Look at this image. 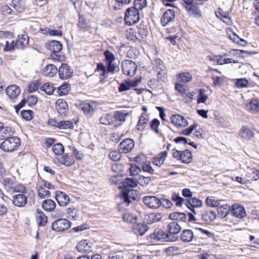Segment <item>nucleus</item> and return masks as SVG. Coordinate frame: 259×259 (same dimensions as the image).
Segmentation results:
<instances>
[{
	"label": "nucleus",
	"mask_w": 259,
	"mask_h": 259,
	"mask_svg": "<svg viewBox=\"0 0 259 259\" xmlns=\"http://www.w3.org/2000/svg\"><path fill=\"white\" fill-rule=\"evenodd\" d=\"M20 145V139L17 137L6 138L1 144L0 148L4 151L11 152L18 149Z\"/></svg>",
	"instance_id": "obj_1"
},
{
	"label": "nucleus",
	"mask_w": 259,
	"mask_h": 259,
	"mask_svg": "<svg viewBox=\"0 0 259 259\" xmlns=\"http://www.w3.org/2000/svg\"><path fill=\"white\" fill-rule=\"evenodd\" d=\"M139 20V11L135 8L130 7L126 9L124 21L126 24L132 25Z\"/></svg>",
	"instance_id": "obj_2"
},
{
	"label": "nucleus",
	"mask_w": 259,
	"mask_h": 259,
	"mask_svg": "<svg viewBox=\"0 0 259 259\" xmlns=\"http://www.w3.org/2000/svg\"><path fill=\"white\" fill-rule=\"evenodd\" d=\"M153 69L154 71L157 73L158 80L164 81L167 71L162 60L158 58L155 59Z\"/></svg>",
	"instance_id": "obj_3"
},
{
	"label": "nucleus",
	"mask_w": 259,
	"mask_h": 259,
	"mask_svg": "<svg viewBox=\"0 0 259 259\" xmlns=\"http://www.w3.org/2000/svg\"><path fill=\"white\" fill-rule=\"evenodd\" d=\"M121 69L124 74L133 76L136 74L137 66L133 61L126 60L121 63Z\"/></svg>",
	"instance_id": "obj_4"
},
{
	"label": "nucleus",
	"mask_w": 259,
	"mask_h": 259,
	"mask_svg": "<svg viewBox=\"0 0 259 259\" xmlns=\"http://www.w3.org/2000/svg\"><path fill=\"white\" fill-rule=\"evenodd\" d=\"M71 223L65 219H60L55 221L52 225V228L57 232H63L69 229Z\"/></svg>",
	"instance_id": "obj_5"
},
{
	"label": "nucleus",
	"mask_w": 259,
	"mask_h": 259,
	"mask_svg": "<svg viewBox=\"0 0 259 259\" xmlns=\"http://www.w3.org/2000/svg\"><path fill=\"white\" fill-rule=\"evenodd\" d=\"M151 239L155 241H171L172 239L170 238L168 234L165 233L162 230L157 228L155 229L153 232L150 235Z\"/></svg>",
	"instance_id": "obj_6"
},
{
	"label": "nucleus",
	"mask_w": 259,
	"mask_h": 259,
	"mask_svg": "<svg viewBox=\"0 0 259 259\" xmlns=\"http://www.w3.org/2000/svg\"><path fill=\"white\" fill-rule=\"evenodd\" d=\"M143 203L151 208H157L161 204V200L154 196H146L143 198Z\"/></svg>",
	"instance_id": "obj_7"
},
{
	"label": "nucleus",
	"mask_w": 259,
	"mask_h": 259,
	"mask_svg": "<svg viewBox=\"0 0 259 259\" xmlns=\"http://www.w3.org/2000/svg\"><path fill=\"white\" fill-rule=\"evenodd\" d=\"M135 146L134 141L131 139H125L118 145V150L124 153H127L132 151Z\"/></svg>",
	"instance_id": "obj_8"
},
{
	"label": "nucleus",
	"mask_w": 259,
	"mask_h": 259,
	"mask_svg": "<svg viewBox=\"0 0 259 259\" xmlns=\"http://www.w3.org/2000/svg\"><path fill=\"white\" fill-rule=\"evenodd\" d=\"M58 72L60 78L66 79L72 75L73 70L67 64L62 63Z\"/></svg>",
	"instance_id": "obj_9"
},
{
	"label": "nucleus",
	"mask_w": 259,
	"mask_h": 259,
	"mask_svg": "<svg viewBox=\"0 0 259 259\" xmlns=\"http://www.w3.org/2000/svg\"><path fill=\"white\" fill-rule=\"evenodd\" d=\"M92 242L88 240H83L79 241L76 246L77 250L81 253L92 251Z\"/></svg>",
	"instance_id": "obj_10"
},
{
	"label": "nucleus",
	"mask_w": 259,
	"mask_h": 259,
	"mask_svg": "<svg viewBox=\"0 0 259 259\" xmlns=\"http://www.w3.org/2000/svg\"><path fill=\"white\" fill-rule=\"evenodd\" d=\"M170 120L174 125L179 127H185L188 124L187 120L179 114L171 115Z\"/></svg>",
	"instance_id": "obj_11"
},
{
	"label": "nucleus",
	"mask_w": 259,
	"mask_h": 259,
	"mask_svg": "<svg viewBox=\"0 0 259 259\" xmlns=\"http://www.w3.org/2000/svg\"><path fill=\"white\" fill-rule=\"evenodd\" d=\"M56 108L61 116H64L68 113V105L63 99H58L56 102Z\"/></svg>",
	"instance_id": "obj_12"
},
{
	"label": "nucleus",
	"mask_w": 259,
	"mask_h": 259,
	"mask_svg": "<svg viewBox=\"0 0 259 259\" xmlns=\"http://www.w3.org/2000/svg\"><path fill=\"white\" fill-rule=\"evenodd\" d=\"M27 197L24 193L15 195L13 197V203L16 206L23 207L27 203Z\"/></svg>",
	"instance_id": "obj_13"
},
{
	"label": "nucleus",
	"mask_w": 259,
	"mask_h": 259,
	"mask_svg": "<svg viewBox=\"0 0 259 259\" xmlns=\"http://www.w3.org/2000/svg\"><path fill=\"white\" fill-rule=\"evenodd\" d=\"M136 192L133 189L123 190L122 191V199L123 200V203L126 206L128 205L131 202V199L134 200L136 199L134 194Z\"/></svg>",
	"instance_id": "obj_14"
},
{
	"label": "nucleus",
	"mask_w": 259,
	"mask_h": 259,
	"mask_svg": "<svg viewBox=\"0 0 259 259\" xmlns=\"http://www.w3.org/2000/svg\"><path fill=\"white\" fill-rule=\"evenodd\" d=\"M175 17V13L174 10L168 9L163 14L161 18V23L163 26H165L168 23L172 21Z\"/></svg>",
	"instance_id": "obj_15"
},
{
	"label": "nucleus",
	"mask_w": 259,
	"mask_h": 259,
	"mask_svg": "<svg viewBox=\"0 0 259 259\" xmlns=\"http://www.w3.org/2000/svg\"><path fill=\"white\" fill-rule=\"evenodd\" d=\"M201 200L196 198H191L186 200L185 204L194 213H196L194 207H199L202 205Z\"/></svg>",
	"instance_id": "obj_16"
},
{
	"label": "nucleus",
	"mask_w": 259,
	"mask_h": 259,
	"mask_svg": "<svg viewBox=\"0 0 259 259\" xmlns=\"http://www.w3.org/2000/svg\"><path fill=\"white\" fill-rule=\"evenodd\" d=\"M55 199L58 204L61 206H66L69 201V196L64 192L57 191L56 193Z\"/></svg>",
	"instance_id": "obj_17"
},
{
	"label": "nucleus",
	"mask_w": 259,
	"mask_h": 259,
	"mask_svg": "<svg viewBox=\"0 0 259 259\" xmlns=\"http://www.w3.org/2000/svg\"><path fill=\"white\" fill-rule=\"evenodd\" d=\"M232 213L236 218L242 219L246 215L244 207L238 204H235L232 206Z\"/></svg>",
	"instance_id": "obj_18"
},
{
	"label": "nucleus",
	"mask_w": 259,
	"mask_h": 259,
	"mask_svg": "<svg viewBox=\"0 0 259 259\" xmlns=\"http://www.w3.org/2000/svg\"><path fill=\"white\" fill-rule=\"evenodd\" d=\"M6 93L10 99H14L19 96L20 90L18 86L11 85L6 89Z\"/></svg>",
	"instance_id": "obj_19"
},
{
	"label": "nucleus",
	"mask_w": 259,
	"mask_h": 259,
	"mask_svg": "<svg viewBox=\"0 0 259 259\" xmlns=\"http://www.w3.org/2000/svg\"><path fill=\"white\" fill-rule=\"evenodd\" d=\"M29 42V37L26 34L19 35L15 42V47L18 49H23Z\"/></svg>",
	"instance_id": "obj_20"
},
{
	"label": "nucleus",
	"mask_w": 259,
	"mask_h": 259,
	"mask_svg": "<svg viewBox=\"0 0 259 259\" xmlns=\"http://www.w3.org/2000/svg\"><path fill=\"white\" fill-rule=\"evenodd\" d=\"M148 227L145 224H134L133 227L134 233L137 235L143 236L147 231Z\"/></svg>",
	"instance_id": "obj_21"
},
{
	"label": "nucleus",
	"mask_w": 259,
	"mask_h": 259,
	"mask_svg": "<svg viewBox=\"0 0 259 259\" xmlns=\"http://www.w3.org/2000/svg\"><path fill=\"white\" fill-rule=\"evenodd\" d=\"M58 71L57 67L53 64L47 65L42 70V74L45 76L53 77Z\"/></svg>",
	"instance_id": "obj_22"
},
{
	"label": "nucleus",
	"mask_w": 259,
	"mask_h": 259,
	"mask_svg": "<svg viewBox=\"0 0 259 259\" xmlns=\"http://www.w3.org/2000/svg\"><path fill=\"white\" fill-rule=\"evenodd\" d=\"M239 136L241 138L250 140L254 137L252 131L246 126H243L239 132Z\"/></svg>",
	"instance_id": "obj_23"
},
{
	"label": "nucleus",
	"mask_w": 259,
	"mask_h": 259,
	"mask_svg": "<svg viewBox=\"0 0 259 259\" xmlns=\"http://www.w3.org/2000/svg\"><path fill=\"white\" fill-rule=\"evenodd\" d=\"M149 118L147 114L142 113L138 121L136 128L138 131H142L147 126Z\"/></svg>",
	"instance_id": "obj_24"
},
{
	"label": "nucleus",
	"mask_w": 259,
	"mask_h": 259,
	"mask_svg": "<svg viewBox=\"0 0 259 259\" xmlns=\"http://www.w3.org/2000/svg\"><path fill=\"white\" fill-rule=\"evenodd\" d=\"M194 238V233L190 229H186L182 231L180 238L183 242L188 243L193 241Z\"/></svg>",
	"instance_id": "obj_25"
},
{
	"label": "nucleus",
	"mask_w": 259,
	"mask_h": 259,
	"mask_svg": "<svg viewBox=\"0 0 259 259\" xmlns=\"http://www.w3.org/2000/svg\"><path fill=\"white\" fill-rule=\"evenodd\" d=\"M181 227L177 222L173 221L169 223L167 226V230L171 237V235L177 234L181 231Z\"/></svg>",
	"instance_id": "obj_26"
},
{
	"label": "nucleus",
	"mask_w": 259,
	"mask_h": 259,
	"mask_svg": "<svg viewBox=\"0 0 259 259\" xmlns=\"http://www.w3.org/2000/svg\"><path fill=\"white\" fill-rule=\"evenodd\" d=\"M78 108L82 110L84 114L89 116H91L95 111L93 106L88 103H80L78 105Z\"/></svg>",
	"instance_id": "obj_27"
},
{
	"label": "nucleus",
	"mask_w": 259,
	"mask_h": 259,
	"mask_svg": "<svg viewBox=\"0 0 259 259\" xmlns=\"http://www.w3.org/2000/svg\"><path fill=\"white\" fill-rule=\"evenodd\" d=\"M47 48L51 52L57 53L61 50L62 46L59 41L52 40L47 44Z\"/></svg>",
	"instance_id": "obj_28"
},
{
	"label": "nucleus",
	"mask_w": 259,
	"mask_h": 259,
	"mask_svg": "<svg viewBox=\"0 0 259 259\" xmlns=\"http://www.w3.org/2000/svg\"><path fill=\"white\" fill-rule=\"evenodd\" d=\"M167 156L166 151H162L155 156L152 160V163L158 167L162 165Z\"/></svg>",
	"instance_id": "obj_29"
},
{
	"label": "nucleus",
	"mask_w": 259,
	"mask_h": 259,
	"mask_svg": "<svg viewBox=\"0 0 259 259\" xmlns=\"http://www.w3.org/2000/svg\"><path fill=\"white\" fill-rule=\"evenodd\" d=\"M121 184L122 186L121 187H123L124 188L123 190H127L136 187L138 184V182L134 178H126Z\"/></svg>",
	"instance_id": "obj_30"
},
{
	"label": "nucleus",
	"mask_w": 259,
	"mask_h": 259,
	"mask_svg": "<svg viewBox=\"0 0 259 259\" xmlns=\"http://www.w3.org/2000/svg\"><path fill=\"white\" fill-rule=\"evenodd\" d=\"M180 160L183 163L188 164L192 161V155L189 150L181 151Z\"/></svg>",
	"instance_id": "obj_31"
},
{
	"label": "nucleus",
	"mask_w": 259,
	"mask_h": 259,
	"mask_svg": "<svg viewBox=\"0 0 259 259\" xmlns=\"http://www.w3.org/2000/svg\"><path fill=\"white\" fill-rule=\"evenodd\" d=\"M202 219L207 223L213 222L217 217L216 213L213 211H206L202 214Z\"/></svg>",
	"instance_id": "obj_32"
},
{
	"label": "nucleus",
	"mask_w": 259,
	"mask_h": 259,
	"mask_svg": "<svg viewBox=\"0 0 259 259\" xmlns=\"http://www.w3.org/2000/svg\"><path fill=\"white\" fill-rule=\"evenodd\" d=\"M35 217L39 226H44L46 224L47 222V217L42 211L37 210Z\"/></svg>",
	"instance_id": "obj_33"
},
{
	"label": "nucleus",
	"mask_w": 259,
	"mask_h": 259,
	"mask_svg": "<svg viewBox=\"0 0 259 259\" xmlns=\"http://www.w3.org/2000/svg\"><path fill=\"white\" fill-rule=\"evenodd\" d=\"M55 202L52 199L44 200L42 203V208L47 211H52L56 207Z\"/></svg>",
	"instance_id": "obj_34"
},
{
	"label": "nucleus",
	"mask_w": 259,
	"mask_h": 259,
	"mask_svg": "<svg viewBox=\"0 0 259 259\" xmlns=\"http://www.w3.org/2000/svg\"><path fill=\"white\" fill-rule=\"evenodd\" d=\"M136 82L130 80H125L121 83L118 87V90L120 92H124L129 90L132 87L136 86Z\"/></svg>",
	"instance_id": "obj_35"
},
{
	"label": "nucleus",
	"mask_w": 259,
	"mask_h": 259,
	"mask_svg": "<svg viewBox=\"0 0 259 259\" xmlns=\"http://www.w3.org/2000/svg\"><path fill=\"white\" fill-rule=\"evenodd\" d=\"M1 182L4 187L5 189L8 192H10L13 189V186L15 183H14L12 179L7 178H2Z\"/></svg>",
	"instance_id": "obj_36"
},
{
	"label": "nucleus",
	"mask_w": 259,
	"mask_h": 259,
	"mask_svg": "<svg viewBox=\"0 0 259 259\" xmlns=\"http://www.w3.org/2000/svg\"><path fill=\"white\" fill-rule=\"evenodd\" d=\"M162 218L161 213L153 212L148 214L146 217V220L148 223L152 224L159 221Z\"/></svg>",
	"instance_id": "obj_37"
},
{
	"label": "nucleus",
	"mask_w": 259,
	"mask_h": 259,
	"mask_svg": "<svg viewBox=\"0 0 259 259\" xmlns=\"http://www.w3.org/2000/svg\"><path fill=\"white\" fill-rule=\"evenodd\" d=\"M247 110L251 113H255L259 110V103L256 99L251 100L246 106Z\"/></svg>",
	"instance_id": "obj_38"
},
{
	"label": "nucleus",
	"mask_w": 259,
	"mask_h": 259,
	"mask_svg": "<svg viewBox=\"0 0 259 259\" xmlns=\"http://www.w3.org/2000/svg\"><path fill=\"white\" fill-rule=\"evenodd\" d=\"M130 115L129 113L125 110L116 111L114 114V118L116 121L124 122L126 117Z\"/></svg>",
	"instance_id": "obj_39"
},
{
	"label": "nucleus",
	"mask_w": 259,
	"mask_h": 259,
	"mask_svg": "<svg viewBox=\"0 0 259 259\" xmlns=\"http://www.w3.org/2000/svg\"><path fill=\"white\" fill-rule=\"evenodd\" d=\"M169 219L174 220L178 221L180 222H185L187 218L186 215L184 213H180L178 212H175L171 213L169 215Z\"/></svg>",
	"instance_id": "obj_40"
},
{
	"label": "nucleus",
	"mask_w": 259,
	"mask_h": 259,
	"mask_svg": "<svg viewBox=\"0 0 259 259\" xmlns=\"http://www.w3.org/2000/svg\"><path fill=\"white\" fill-rule=\"evenodd\" d=\"M192 79L191 74L188 72H185L179 74L178 81L181 83H186L190 82Z\"/></svg>",
	"instance_id": "obj_41"
},
{
	"label": "nucleus",
	"mask_w": 259,
	"mask_h": 259,
	"mask_svg": "<svg viewBox=\"0 0 259 259\" xmlns=\"http://www.w3.org/2000/svg\"><path fill=\"white\" fill-rule=\"evenodd\" d=\"M186 8L190 14L196 17H200L201 16L200 10L194 4L189 6H186Z\"/></svg>",
	"instance_id": "obj_42"
},
{
	"label": "nucleus",
	"mask_w": 259,
	"mask_h": 259,
	"mask_svg": "<svg viewBox=\"0 0 259 259\" xmlns=\"http://www.w3.org/2000/svg\"><path fill=\"white\" fill-rule=\"evenodd\" d=\"M122 219L124 222L128 223L135 224L137 221V216L131 212H125L122 215Z\"/></svg>",
	"instance_id": "obj_43"
},
{
	"label": "nucleus",
	"mask_w": 259,
	"mask_h": 259,
	"mask_svg": "<svg viewBox=\"0 0 259 259\" xmlns=\"http://www.w3.org/2000/svg\"><path fill=\"white\" fill-rule=\"evenodd\" d=\"M230 206L227 204L221 205L218 208V213L221 218H225L229 213Z\"/></svg>",
	"instance_id": "obj_44"
},
{
	"label": "nucleus",
	"mask_w": 259,
	"mask_h": 259,
	"mask_svg": "<svg viewBox=\"0 0 259 259\" xmlns=\"http://www.w3.org/2000/svg\"><path fill=\"white\" fill-rule=\"evenodd\" d=\"M40 90L42 91L45 92L48 95H52L54 91L55 88L52 85L51 83L47 82L44 83L41 87Z\"/></svg>",
	"instance_id": "obj_45"
},
{
	"label": "nucleus",
	"mask_w": 259,
	"mask_h": 259,
	"mask_svg": "<svg viewBox=\"0 0 259 259\" xmlns=\"http://www.w3.org/2000/svg\"><path fill=\"white\" fill-rule=\"evenodd\" d=\"M221 201V200L215 199L213 197H207L205 200V203L210 207H218Z\"/></svg>",
	"instance_id": "obj_46"
},
{
	"label": "nucleus",
	"mask_w": 259,
	"mask_h": 259,
	"mask_svg": "<svg viewBox=\"0 0 259 259\" xmlns=\"http://www.w3.org/2000/svg\"><path fill=\"white\" fill-rule=\"evenodd\" d=\"M172 200L175 203L177 206H181L183 203L185 204L186 200L180 197L176 193H174L171 196Z\"/></svg>",
	"instance_id": "obj_47"
},
{
	"label": "nucleus",
	"mask_w": 259,
	"mask_h": 259,
	"mask_svg": "<svg viewBox=\"0 0 259 259\" xmlns=\"http://www.w3.org/2000/svg\"><path fill=\"white\" fill-rule=\"evenodd\" d=\"M12 133L11 127L9 126L3 127L0 130V140H3L7 138L8 136H10Z\"/></svg>",
	"instance_id": "obj_48"
},
{
	"label": "nucleus",
	"mask_w": 259,
	"mask_h": 259,
	"mask_svg": "<svg viewBox=\"0 0 259 259\" xmlns=\"http://www.w3.org/2000/svg\"><path fill=\"white\" fill-rule=\"evenodd\" d=\"M52 151L55 155H62L64 151V147L61 143H56L53 145Z\"/></svg>",
	"instance_id": "obj_49"
},
{
	"label": "nucleus",
	"mask_w": 259,
	"mask_h": 259,
	"mask_svg": "<svg viewBox=\"0 0 259 259\" xmlns=\"http://www.w3.org/2000/svg\"><path fill=\"white\" fill-rule=\"evenodd\" d=\"M138 32L141 38H144L148 33V29L147 26L143 23H140L138 26Z\"/></svg>",
	"instance_id": "obj_50"
},
{
	"label": "nucleus",
	"mask_w": 259,
	"mask_h": 259,
	"mask_svg": "<svg viewBox=\"0 0 259 259\" xmlns=\"http://www.w3.org/2000/svg\"><path fill=\"white\" fill-rule=\"evenodd\" d=\"M38 195L41 199H44L45 197L49 198L51 196L49 191L42 186H40L38 190Z\"/></svg>",
	"instance_id": "obj_51"
},
{
	"label": "nucleus",
	"mask_w": 259,
	"mask_h": 259,
	"mask_svg": "<svg viewBox=\"0 0 259 259\" xmlns=\"http://www.w3.org/2000/svg\"><path fill=\"white\" fill-rule=\"evenodd\" d=\"M56 126L59 128H72L73 127V123L70 121H61L57 123Z\"/></svg>",
	"instance_id": "obj_52"
},
{
	"label": "nucleus",
	"mask_w": 259,
	"mask_h": 259,
	"mask_svg": "<svg viewBox=\"0 0 259 259\" xmlns=\"http://www.w3.org/2000/svg\"><path fill=\"white\" fill-rule=\"evenodd\" d=\"M216 16L225 22L224 19H229V13L227 12L224 11L221 8H219L217 11H215Z\"/></svg>",
	"instance_id": "obj_53"
},
{
	"label": "nucleus",
	"mask_w": 259,
	"mask_h": 259,
	"mask_svg": "<svg viewBox=\"0 0 259 259\" xmlns=\"http://www.w3.org/2000/svg\"><path fill=\"white\" fill-rule=\"evenodd\" d=\"M26 191V190L24 186L21 184H17L15 183L10 193L19 192L21 193H25Z\"/></svg>",
	"instance_id": "obj_54"
},
{
	"label": "nucleus",
	"mask_w": 259,
	"mask_h": 259,
	"mask_svg": "<svg viewBox=\"0 0 259 259\" xmlns=\"http://www.w3.org/2000/svg\"><path fill=\"white\" fill-rule=\"evenodd\" d=\"M61 162L64 165L68 166L73 164L74 160L71 157H69L65 154L62 157Z\"/></svg>",
	"instance_id": "obj_55"
},
{
	"label": "nucleus",
	"mask_w": 259,
	"mask_h": 259,
	"mask_svg": "<svg viewBox=\"0 0 259 259\" xmlns=\"http://www.w3.org/2000/svg\"><path fill=\"white\" fill-rule=\"evenodd\" d=\"M207 99L208 97L205 94V90L202 89H200L199 92L198 98L197 99V103H204L206 102Z\"/></svg>",
	"instance_id": "obj_56"
},
{
	"label": "nucleus",
	"mask_w": 259,
	"mask_h": 259,
	"mask_svg": "<svg viewBox=\"0 0 259 259\" xmlns=\"http://www.w3.org/2000/svg\"><path fill=\"white\" fill-rule=\"evenodd\" d=\"M147 5L146 0H135L134 6L138 11L142 10Z\"/></svg>",
	"instance_id": "obj_57"
},
{
	"label": "nucleus",
	"mask_w": 259,
	"mask_h": 259,
	"mask_svg": "<svg viewBox=\"0 0 259 259\" xmlns=\"http://www.w3.org/2000/svg\"><path fill=\"white\" fill-rule=\"evenodd\" d=\"M121 152L119 150L111 151L109 154V157L110 158L114 161H117L119 160L121 157Z\"/></svg>",
	"instance_id": "obj_58"
},
{
	"label": "nucleus",
	"mask_w": 259,
	"mask_h": 259,
	"mask_svg": "<svg viewBox=\"0 0 259 259\" xmlns=\"http://www.w3.org/2000/svg\"><path fill=\"white\" fill-rule=\"evenodd\" d=\"M69 91V85L68 84H64L58 88V93L60 96L66 95Z\"/></svg>",
	"instance_id": "obj_59"
},
{
	"label": "nucleus",
	"mask_w": 259,
	"mask_h": 259,
	"mask_svg": "<svg viewBox=\"0 0 259 259\" xmlns=\"http://www.w3.org/2000/svg\"><path fill=\"white\" fill-rule=\"evenodd\" d=\"M104 55L105 57L107 63H112L115 60L114 54L108 50L105 51Z\"/></svg>",
	"instance_id": "obj_60"
},
{
	"label": "nucleus",
	"mask_w": 259,
	"mask_h": 259,
	"mask_svg": "<svg viewBox=\"0 0 259 259\" xmlns=\"http://www.w3.org/2000/svg\"><path fill=\"white\" fill-rule=\"evenodd\" d=\"M160 124V121L157 118H154L150 122L151 128L154 131L156 134L159 133L158 126Z\"/></svg>",
	"instance_id": "obj_61"
},
{
	"label": "nucleus",
	"mask_w": 259,
	"mask_h": 259,
	"mask_svg": "<svg viewBox=\"0 0 259 259\" xmlns=\"http://www.w3.org/2000/svg\"><path fill=\"white\" fill-rule=\"evenodd\" d=\"M151 181V178L149 177H140L137 180L138 184L142 186H146Z\"/></svg>",
	"instance_id": "obj_62"
},
{
	"label": "nucleus",
	"mask_w": 259,
	"mask_h": 259,
	"mask_svg": "<svg viewBox=\"0 0 259 259\" xmlns=\"http://www.w3.org/2000/svg\"><path fill=\"white\" fill-rule=\"evenodd\" d=\"M248 81L245 78L238 79L236 82V85L238 88H246L248 85Z\"/></svg>",
	"instance_id": "obj_63"
},
{
	"label": "nucleus",
	"mask_w": 259,
	"mask_h": 259,
	"mask_svg": "<svg viewBox=\"0 0 259 259\" xmlns=\"http://www.w3.org/2000/svg\"><path fill=\"white\" fill-rule=\"evenodd\" d=\"M33 112L31 110H22L21 112L22 117L27 120H30L32 118Z\"/></svg>",
	"instance_id": "obj_64"
}]
</instances>
